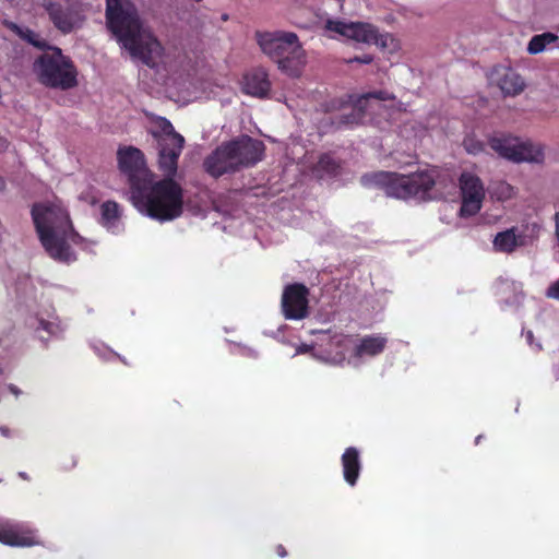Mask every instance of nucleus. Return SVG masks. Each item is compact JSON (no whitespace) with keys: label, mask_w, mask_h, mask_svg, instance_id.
Instances as JSON below:
<instances>
[{"label":"nucleus","mask_w":559,"mask_h":559,"mask_svg":"<svg viewBox=\"0 0 559 559\" xmlns=\"http://www.w3.org/2000/svg\"><path fill=\"white\" fill-rule=\"evenodd\" d=\"M343 476L349 486H355L360 475L361 462L360 454L357 448H347L341 457Z\"/></svg>","instance_id":"19"},{"label":"nucleus","mask_w":559,"mask_h":559,"mask_svg":"<svg viewBox=\"0 0 559 559\" xmlns=\"http://www.w3.org/2000/svg\"><path fill=\"white\" fill-rule=\"evenodd\" d=\"M157 124L159 131L153 135L158 145V169L164 178L154 181L148 177L131 191L130 200L140 213L159 222H169L183 212V189L175 176L186 141L168 119L162 117Z\"/></svg>","instance_id":"1"},{"label":"nucleus","mask_w":559,"mask_h":559,"mask_svg":"<svg viewBox=\"0 0 559 559\" xmlns=\"http://www.w3.org/2000/svg\"><path fill=\"white\" fill-rule=\"evenodd\" d=\"M10 28L24 41L27 44L38 48V49H46L48 48L47 41L40 37L38 33L35 31L28 28V27H21L15 23H11Z\"/></svg>","instance_id":"22"},{"label":"nucleus","mask_w":559,"mask_h":559,"mask_svg":"<svg viewBox=\"0 0 559 559\" xmlns=\"http://www.w3.org/2000/svg\"><path fill=\"white\" fill-rule=\"evenodd\" d=\"M370 98L378 99V100H394L395 96L388 91L380 90V91H374V92H370V93L362 95L359 98L358 103L360 105L362 103H366Z\"/></svg>","instance_id":"29"},{"label":"nucleus","mask_w":559,"mask_h":559,"mask_svg":"<svg viewBox=\"0 0 559 559\" xmlns=\"http://www.w3.org/2000/svg\"><path fill=\"white\" fill-rule=\"evenodd\" d=\"M102 224L107 228L116 225L121 216L120 206L115 201H106L100 206Z\"/></svg>","instance_id":"23"},{"label":"nucleus","mask_w":559,"mask_h":559,"mask_svg":"<svg viewBox=\"0 0 559 559\" xmlns=\"http://www.w3.org/2000/svg\"><path fill=\"white\" fill-rule=\"evenodd\" d=\"M372 61H373V56L369 55V53H365L361 56H356L354 58H350L346 62L347 63L358 62V63H362V64H369Z\"/></svg>","instance_id":"32"},{"label":"nucleus","mask_w":559,"mask_h":559,"mask_svg":"<svg viewBox=\"0 0 559 559\" xmlns=\"http://www.w3.org/2000/svg\"><path fill=\"white\" fill-rule=\"evenodd\" d=\"M488 145L500 157L513 163L540 164L544 162L545 156L540 145L533 144L530 141H520L519 138L510 134L491 136L488 140Z\"/></svg>","instance_id":"8"},{"label":"nucleus","mask_w":559,"mask_h":559,"mask_svg":"<svg viewBox=\"0 0 559 559\" xmlns=\"http://www.w3.org/2000/svg\"><path fill=\"white\" fill-rule=\"evenodd\" d=\"M235 151L236 164L239 171L243 168L255 166L262 160L265 152V145L261 140L249 135H240L229 141Z\"/></svg>","instance_id":"12"},{"label":"nucleus","mask_w":559,"mask_h":559,"mask_svg":"<svg viewBox=\"0 0 559 559\" xmlns=\"http://www.w3.org/2000/svg\"><path fill=\"white\" fill-rule=\"evenodd\" d=\"M324 359L331 364L340 365L345 361L354 346L352 335L335 333L331 335L324 345H321Z\"/></svg>","instance_id":"16"},{"label":"nucleus","mask_w":559,"mask_h":559,"mask_svg":"<svg viewBox=\"0 0 559 559\" xmlns=\"http://www.w3.org/2000/svg\"><path fill=\"white\" fill-rule=\"evenodd\" d=\"M308 350H309V346H308V345H304V346L299 349V352H300V353H306V352H308Z\"/></svg>","instance_id":"37"},{"label":"nucleus","mask_w":559,"mask_h":559,"mask_svg":"<svg viewBox=\"0 0 559 559\" xmlns=\"http://www.w3.org/2000/svg\"><path fill=\"white\" fill-rule=\"evenodd\" d=\"M275 551L276 554L281 557V558H284L287 556V550L286 548L283 546V545H277L276 548H275Z\"/></svg>","instance_id":"34"},{"label":"nucleus","mask_w":559,"mask_h":559,"mask_svg":"<svg viewBox=\"0 0 559 559\" xmlns=\"http://www.w3.org/2000/svg\"><path fill=\"white\" fill-rule=\"evenodd\" d=\"M325 28L348 38L352 29V22L346 23L340 20H328Z\"/></svg>","instance_id":"28"},{"label":"nucleus","mask_w":559,"mask_h":559,"mask_svg":"<svg viewBox=\"0 0 559 559\" xmlns=\"http://www.w3.org/2000/svg\"><path fill=\"white\" fill-rule=\"evenodd\" d=\"M438 171L423 170L411 175L391 171H373L361 176L360 182L366 188H379L388 197L407 200L411 198L426 201L436 185Z\"/></svg>","instance_id":"3"},{"label":"nucleus","mask_w":559,"mask_h":559,"mask_svg":"<svg viewBox=\"0 0 559 559\" xmlns=\"http://www.w3.org/2000/svg\"><path fill=\"white\" fill-rule=\"evenodd\" d=\"M546 297L559 300V278L548 286Z\"/></svg>","instance_id":"31"},{"label":"nucleus","mask_w":559,"mask_h":559,"mask_svg":"<svg viewBox=\"0 0 559 559\" xmlns=\"http://www.w3.org/2000/svg\"><path fill=\"white\" fill-rule=\"evenodd\" d=\"M320 177H336L341 171V163L330 153L322 154L314 167Z\"/></svg>","instance_id":"21"},{"label":"nucleus","mask_w":559,"mask_h":559,"mask_svg":"<svg viewBox=\"0 0 559 559\" xmlns=\"http://www.w3.org/2000/svg\"><path fill=\"white\" fill-rule=\"evenodd\" d=\"M255 40L264 55L273 60L278 69L293 78H298L307 63V55L296 33L257 31Z\"/></svg>","instance_id":"4"},{"label":"nucleus","mask_w":559,"mask_h":559,"mask_svg":"<svg viewBox=\"0 0 559 559\" xmlns=\"http://www.w3.org/2000/svg\"><path fill=\"white\" fill-rule=\"evenodd\" d=\"M516 227H511L503 231H499L492 240L493 250L496 252L509 254L514 252L519 247L525 246V236L522 234H516Z\"/></svg>","instance_id":"18"},{"label":"nucleus","mask_w":559,"mask_h":559,"mask_svg":"<svg viewBox=\"0 0 559 559\" xmlns=\"http://www.w3.org/2000/svg\"><path fill=\"white\" fill-rule=\"evenodd\" d=\"M557 40H558V36L554 33L547 32V33H543L539 35H535L531 38V40L528 43L527 51L531 55H537V53L544 51L548 45H550Z\"/></svg>","instance_id":"24"},{"label":"nucleus","mask_w":559,"mask_h":559,"mask_svg":"<svg viewBox=\"0 0 559 559\" xmlns=\"http://www.w3.org/2000/svg\"><path fill=\"white\" fill-rule=\"evenodd\" d=\"M5 188V181L2 177H0V190H3Z\"/></svg>","instance_id":"36"},{"label":"nucleus","mask_w":559,"mask_h":559,"mask_svg":"<svg viewBox=\"0 0 559 559\" xmlns=\"http://www.w3.org/2000/svg\"><path fill=\"white\" fill-rule=\"evenodd\" d=\"M465 147L468 153L477 154L484 150L483 143L474 141V140H466Z\"/></svg>","instance_id":"30"},{"label":"nucleus","mask_w":559,"mask_h":559,"mask_svg":"<svg viewBox=\"0 0 559 559\" xmlns=\"http://www.w3.org/2000/svg\"><path fill=\"white\" fill-rule=\"evenodd\" d=\"M309 289L305 284L285 286L282 294V312L287 320H302L309 316Z\"/></svg>","instance_id":"11"},{"label":"nucleus","mask_w":559,"mask_h":559,"mask_svg":"<svg viewBox=\"0 0 559 559\" xmlns=\"http://www.w3.org/2000/svg\"><path fill=\"white\" fill-rule=\"evenodd\" d=\"M0 431H1L4 436H7L8 429H5V428H0Z\"/></svg>","instance_id":"39"},{"label":"nucleus","mask_w":559,"mask_h":559,"mask_svg":"<svg viewBox=\"0 0 559 559\" xmlns=\"http://www.w3.org/2000/svg\"><path fill=\"white\" fill-rule=\"evenodd\" d=\"M359 43L376 44L382 47L386 46V40L391 38L389 34H380L378 27L370 23L352 22L349 37Z\"/></svg>","instance_id":"17"},{"label":"nucleus","mask_w":559,"mask_h":559,"mask_svg":"<svg viewBox=\"0 0 559 559\" xmlns=\"http://www.w3.org/2000/svg\"><path fill=\"white\" fill-rule=\"evenodd\" d=\"M118 165L121 173L128 176L130 192L135 190L148 177L154 175L146 168L144 154L141 150L127 146L118 150Z\"/></svg>","instance_id":"9"},{"label":"nucleus","mask_w":559,"mask_h":559,"mask_svg":"<svg viewBox=\"0 0 559 559\" xmlns=\"http://www.w3.org/2000/svg\"><path fill=\"white\" fill-rule=\"evenodd\" d=\"M0 542L9 546L26 547L34 544L33 538L29 536L21 535L11 530L0 531Z\"/></svg>","instance_id":"25"},{"label":"nucleus","mask_w":559,"mask_h":559,"mask_svg":"<svg viewBox=\"0 0 559 559\" xmlns=\"http://www.w3.org/2000/svg\"><path fill=\"white\" fill-rule=\"evenodd\" d=\"M364 112H362V104H357V107L353 108L349 114L342 115L340 117L338 124L340 126H353L358 124L359 121L362 119Z\"/></svg>","instance_id":"27"},{"label":"nucleus","mask_w":559,"mask_h":559,"mask_svg":"<svg viewBox=\"0 0 559 559\" xmlns=\"http://www.w3.org/2000/svg\"><path fill=\"white\" fill-rule=\"evenodd\" d=\"M481 437L483 436H477L476 439H475V443L478 444L479 442H481Z\"/></svg>","instance_id":"38"},{"label":"nucleus","mask_w":559,"mask_h":559,"mask_svg":"<svg viewBox=\"0 0 559 559\" xmlns=\"http://www.w3.org/2000/svg\"><path fill=\"white\" fill-rule=\"evenodd\" d=\"M271 88L269 73L263 68H254L242 76L241 91L246 95L260 99L270 98Z\"/></svg>","instance_id":"14"},{"label":"nucleus","mask_w":559,"mask_h":559,"mask_svg":"<svg viewBox=\"0 0 559 559\" xmlns=\"http://www.w3.org/2000/svg\"><path fill=\"white\" fill-rule=\"evenodd\" d=\"M52 53H43L33 64L37 81L48 87L68 91L78 85V69L61 48L49 47Z\"/></svg>","instance_id":"5"},{"label":"nucleus","mask_w":559,"mask_h":559,"mask_svg":"<svg viewBox=\"0 0 559 559\" xmlns=\"http://www.w3.org/2000/svg\"><path fill=\"white\" fill-rule=\"evenodd\" d=\"M235 151L229 141L223 142L203 162L204 170L213 178H219L226 174L238 173Z\"/></svg>","instance_id":"13"},{"label":"nucleus","mask_w":559,"mask_h":559,"mask_svg":"<svg viewBox=\"0 0 559 559\" xmlns=\"http://www.w3.org/2000/svg\"><path fill=\"white\" fill-rule=\"evenodd\" d=\"M38 329L45 330L48 333H52L53 324L51 322H48V321H45V320H40Z\"/></svg>","instance_id":"33"},{"label":"nucleus","mask_w":559,"mask_h":559,"mask_svg":"<svg viewBox=\"0 0 559 559\" xmlns=\"http://www.w3.org/2000/svg\"><path fill=\"white\" fill-rule=\"evenodd\" d=\"M32 218L40 243L51 259L63 263L75 261V254L66 237L58 235L53 228L56 212L51 207L35 204L32 209Z\"/></svg>","instance_id":"6"},{"label":"nucleus","mask_w":559,"mask_h":559,"mask_svg":"<svg viewBox=\"0 0 559 559\" xmlns=\"http://www.w3.org/2000/svg\"><path fill=\"white\" fill-rule=\"evenodd\" d=\"M491 83L496 84L506 96H515L523 92L525 83L513 69L497 66L490 73Z\"/></svg>","instance_id":"15"},{"label":"nucleus","mask_w":559,"mask_h":559,"mask_svg":"<svg viewBox=\"0 0 559 559\" xmlns=\"http://www.w3.org/2000/svg\"><path fill=\"white\" fill-rule=\"evenodd\" d=\"M41 7L53 27L63 35L81 28L86 19L82 0H44Z\"/></svg>","instance_id":"7"},{"label":"nucleus","mask_w":559,"mask_h":559,"mask_svg":"<svg viewBox=\"0 0 559 559\" xmlns=\"http://www.w3.org/2000/svg\"><path fill=\"white\" fill-rule=\"evenodd\" d=\"M493 195L499 201H507L515 195L514 188L507 181H498L493 186Z\"/></svg>","instance_id":"26"},{"label":"nucleus","mask_w":559,"mask_h":559,"mask_svg":"<svg viewBox=\"0 0 559 559\" xmlns=\"http://www.w3.org/2000/svg\"><path fill=\"white\" fill-rule=\"evenodd\" d=\"M106 25L132 59L151 69L158 66L164 47L148 27H144L135 4L131 0H106Z\"/></svg>","instance_id":"2"},{"label":"nucleus","mask_w":559,"mask_h":559,"mask_svg":"<svg viewBox=\"0 0 559 559\" xmlns=\"http://www.w3.org/2000/svg\"><path fill=\"white\" fill-rule=\"evenodd\" d=\"M228 20H229V15H228L227 13H223V14L221 15V21H222V22H227Z\"/></svg>","instance_id":"35"},{"label":"nucleus","mask_w":559,"mask_h":559,"mask_svg":"<svg viewBox=\"0 0 559 559\" xmlns=\"http://www.w3.org/2000/svg\"><path fill=\"white\" fill-rule=\"evenodd\" d=\"M459 185L462 195L460 215L469 217L476 215L485 199V188L481 179L475 174L464 171L459 178Z\"/></svg>","instance_id":"10"},{"label":"nucleus","mask_w":559,"mask_h":559,"mask_svg":"<svg viewBox=\"0 0 559 559\" xmlns=\"http://www.w3.org/2000/svg\"><path fill=\"white\" fill-rule=\"evenodd\" d=\"M388 338L380 334L367 335L360 340V343L354 347L356 357H373L380 355L386 347Z\"/></svg>","instance_id":"20"}]
</instances>
